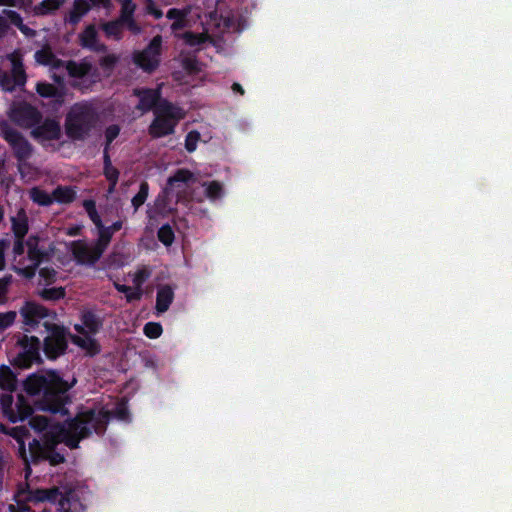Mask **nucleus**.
<instances>
[{
    "label": "nucleus",
    "mask_w": 512,
    "mask_h": 512,
    "mask_svg": "<svg viewBox=\"0 0 512 512\" xmlns=\"http://www.w3.org/2000/svg\"><path fill=\"white\" fill-rule=\"evenodd\" d=\"M26 242L24 238H15L13 245V253L15 256H21L25 251Z\"/></svg>",
    "instance_id": "nucleus-56"
},
{
    "label": "nucleus",
    "mask_w": 512,
    "mask_h": 512,
    "mask_svg": "<svg viewBox=\"0 0 512 512\" xmlns=\"http://www.w3.org/2000/svg\"><path fill=\"white\" fill-rule=\"evenodd\" d=\"M203 186L206 187L205 195L210 201H216L224 196L223 185L216 180L204 182Z\"/></svg>",
    "instance_id": "nucleus-33"
},
{
    "label": "nucleus",
    "mask_w": 512,
    "mask_h": 512,
    "mask_svg": "<svg viewBox=\"0 0 512 512\" xmlns=\"http://www.w3.org/2000/svg\"><path fill=\"white\" fill-rule=\"evenodd\" d=\"M103 174L107 181H118L120 172L112 165L111 158L107 151H103Z\"/></svg>",
    "instance_id": "nucleus-35"
},
{
    "label": "nucleus",
    "mask_w": 512,
    "mask_h": 512,
    "mask_svg": "<svg viewBox=\"0 0 512 512\" xmlns=\"http://www.w3.org/2000/svg\"><path fill=\"white\" fill-rule=\"evenodd\" d=\"M125 296L128 302H132L135 300H140L142 297V292L139 289L132 291L130 288V292H128Z\"/></svg>",
    "instance_id": "nucleus-61"
},
{
    "label": "nucleus",
    "mask_w": 512,
    "mask_h": 512,
    "mask_svg": "<svg viewBox=\"0 0 512 512\" xmlns=\"http://www.w3.org/2000/svg\"><path fill=\"white\" fill-rule=\"evenodd\" d=\"M55 441L46 442L42 445L38 440L34 439L29 444V453L31 462L38 464L42 460H47L50 465L56 466L65 461L63 454L59 453L55 449Z\"/></svg>",
    "instance_id": "nucleus-12"
},
{
    "label": "nucleus",
    "mask_w": 512,
    "mask_h": 512,
    "mask_svg": "<svg viewBox=\"0 0 512 512\" xmlns=\"http://www.w3.org/2000/svg\"><path fill=\"white\" fill-rule=\"evenodd\" d=\"M190 181H195L194 174L186 168H180L176 170V172L168 178L167 185L170 187H174L176 183L186 184Z\"/></svg>",
    "instance_id": "nucleus-34"
},
{
    "label": "nucleus",
    "mask_w": 512,
    "mask_h": 512,
    "mask_svg": "<svg viewBox=\"0 0 512 512\" xmlns=\"http://www.w3.org/2000/svg\"><path fill=\"white\" fill-rule=\"evenodd\" d=\"M98 120V113L92 104L75 103L66 114L65 133L73 141H84L91 135Z\"/></svg>",
    "instance_id": "nucleus-4"
},
{
    "label": "nucleus",
    "mask_w": 512,
    "mask_h": 512,
    "mask_svg": "<svg viewBox=\"0 0 512 512\" xmlns=\"http://www.w3.org/2000/svg\"><path fill=\"white\" fill-rule=\"evenodd\" d=\"M66 0H42L33 8L35 16H47L54 14L65 3Z\"/></svg>",
    "instance_id": "nucleus-25"
},
{
    "label": "nucleus",
    "mask_w": 512,
    "mask_h": 512,
    "mask_svg": "<svg viewBox=\"0 0 512 512\" xmlns=\"http://www.w3.org/2000/svg\"><path fill=\"white\" fill-rule=\"evenodd\" d=\"M90 4L86 0H74L71 10L65 17V22L72 26L77 25L90 11Z\"/></svg>",
    "instance_id": "nucleus-20"
},
{
    "label": "nucleus",
    "mask_w": 512,
    "mask_h": 512,
    "mask_svg": "<svg viewBox=\"0 0 512 512\" xmlns=\"http://www.w3.org/2000/svg\"><path fill=\"white\" fill-rule=\"evenodd\" d=\"M37 93L43 98H60L61 93L58 88L48 82H38L36 84Z\"/></svg>",
    "instance_id": "nucleus-36"
},
{
    "label": "nucleus",
    "mask_w": 512,
    "mask_h": 512,
    "mask_svg": "<svg viewBox=\"0 0 512 512\" xmlns=\"http://www.w3.org/2000/svg\"><path fill=\"white\" fill-rule=\"evenodd\" d=\"M174 300V291L169 285L161 286L157 290L155 309L158 314L166 312Z\"/></svg>",
    "instance_id": "nucleus-21"
},
{
    "label": "nucleus",
    "mask_w": 512,
    "mask_h": 512,
    "mask_svg": "<svg viewBox=\"0 0 512 512\" xmlns=\"http://www.w3.org/2000/svg\"><path fill=\"white\" fill-rule=\"evenodd\" d=\"M189 12V9L170 8L166 13V17L169 20L176 21L177 19L187 18Z\"/></svg>",
    "instance_id": "nucleus-50"
},
{
    "label": "nucleus",
    "mask_w": 512,
    "mask_h": 512,
    "mask_svg": "<svg viewBox=\"0 0 512 512\" xmlns=\"http://www.w3.org/2000/svg\"><path fill=\"white\" fill-rule=\"evenodd\" d=\"M98 40V33L94 24H89L86 28L79 34V44L83 48H94L95 43Z\"/></svg>",
    "instance_id": "nucleus-28"
},
{
    "label": "nucleus",
    "mask_w": 512,
    "mask_h": 512,
    "mask_svg": "<svg viewBox=\"0 0 512 512\" xmlns=\"http://www.w3.org/2000/svg\"><path fill=\"white\" fill-rule=\"evenodd\" d=\"M147 13L149 15H152L155 19H160L163 17V12L161 9H159L153 0H148L147 7H146Z\"/></svg>",
    "instance_id": "nucleus-55"
},
{
    "label": "nucleus",
    "mask_w": 512,
    "mask_h": 512,
    "mask_svg": "<svg viewBox=\"0 0 512 512\" xmlns=\"http://www.w3.org/2000/svg\"><path fill=\"white\" fill-rule=\"evenodd\" d=\"M33 412L27 417L29 419L30 427L36 432H45V435L49 434L52 428L51 419L43 415H32Z\"/></svg>",
    "instance_id": "nucleus-30"
},
{
    "label": "nucleus",
    "mask_w": 512,
    "mask_h": 512,
    "mask_svg": "<svg viewBox=\"0 0 512 512\" xmlns=\"http://www.w3.org/2000/svg\"><path fill=\"white\" fill-rule=\"evenodd\" d=\"M38 294L45 301H57L65 297L66 291L63 287H52L44 288Z\"/></svg>",
    "instance_id": "nucleus-37"
},
{
    "label": "nucleus",
    "mask_w": 512,
    "mask_h": 512,
    "mask_svg": "<svg viewBox=\"0 0 512 512\" xmlns=\"http://www.w3.org/2000/svg\"><path fill=\"white\" fill-rule=\"evenodd\" d=\"M183 118L181 108L168 100H162L154 110V119L148 127L152 139H159L174 134L178 122Z\"/></svg>",
    "instance_id": "nucleus-6"
},
{
    "label": "nucleus",
    "mask_w": 512,
    "mask_h": 512,
    "mask_svg": "<svg viewBox=\"0 0 512 512\" xmlns=\"http://www.w3.org/2000/svg\"><path fill=\"white\" fill-rule=\"evenodd\" d=\"M9 29L7 20L0 15V38L4 36Z\"/></svg>",
    "instance_id": "nucleus-64"
},
{
    "label": "nucleus",
    "mask_w": 512,
    "mask_h": 512,
    "mask_svg": "<svg viewBox=\"0 0 512 512\" xmlns=\"http://www.w3.org/2000/svg\"><path fill=\"white\" fill-rule=\"evenodd\" d=\"M82 324H75L74 329L80 335L96 334L102 327V320L93 311L86 310L81 314Z\"/></svg>",
    "instance_id": "nucleus-18"
},
{
    "label": "nucleus",
    "mask_w": 512,
    "mask_h": 512,
    "mask_svg": "<svg viewBox=\"0 0 512 512\" xmlns=\"http://www.w3.org/2000/svg\"><path fill=\"white\" fill-rule=\"evenodd\" d=\"M11 229L15 238H25L29 230L28 217L24 209L11 218Z\"/></svg>",
    "instance_id": "nucleus-22"
},
{
    "label": "nucleus",
    "mask_w": 512,
    "mask_h": 512,
    "mask_svg": "<svg viewBox=\"0 0 512 512\" xmlns=\"http://www.w3.org/2000/svg\"><path fill=\"white\" fill-rule=\"evenodd\" d=\"M30 134L34 140L43 143L45 141L59 140L62 136V131L58 120L47 117L32 127Z\"/></svg>",
    "instance_id": "nucleus-13"
},
{
    "label": "nucleus",
    "mask_w": 512,
    "mask_h": 512,
    "mask_svg": "<svg viewBox=\"0 0 512 512\" xmlns=\"http://www.w3.org/2000/svg\"><path fill=\"white\" fill-rule=\"evenodd\" d=\"M39 275L47 284H51L56 280V271L52 267H43L39 270Z\"/></svg>",
    "instance_id": "nucleus-51"
},
{
    "label": "nucleus",
    "mask_w": 512,
    "mask_h": 512,
    "mask_svg": "<svg viewBox=\"0 0 512 512\" xmlns=\"http://www.w3.org/2000/svg\"><path fill=\"white\" fill-rule=\"evenodd\" d=\"M96 228L98 230V238L94 246L97 249L96 257H101L109 246L113 233L107 228V226L103 225V222H101L100 227Z\"/></svg>",
    "instance_id": "nucleus-26"
},
{
    "label": "nucleus",
    "mask_w": 512,
    "mask_h": 512,
    "mask_svg": "<svg viewBox=\"0 0 512 512\" xmlns=\"http://www.w3.org/2000/svg\"><path fill=\"white\" fill-rule=\"evenodd\" d=\"M75 383V379L69 383L57 371L51 370L45 374H31L23 386L28 395L39 397L36 402L39 410L65 415L68 413L66 404L70 402L68 392Z\"/></svg>",
    "instance_id": "nucleus-2"
},
{
    "label": "nucleus",
    "mask_w": 512,
    "mask_h": 512,
    "mask_svg": "<svg viewBox=\"0 0 512 512\" xmlns=\"http://www.w3.org/2000/svg\"><path fill=\"white\" fill-rule=\"evenodd\" d=\"M7 115L11 122L23 129H32L43 118L41 111L26 101L12 102Z\"/></svg>",
    "instance_id": "nucleus-11"
},
{
    "label": "nucleus",
    "mask_w": 512,
    "mask_h": 512,
    "mask_svg": "<svg viewBox=\"0 0 512 512\" xmlns=\"http://www.w3.org/2000/svg\"><path fill=\"white\" fill-rule=\"evenodd\" d=\"M119 62V56L107 54L99 59L100 67L108 73H111Z\"/></svg>",
    "instance_id": "nucleus-43"
},
{
    "label": "nucleus",
    "mask_w": 512,
    "mask_h": 512,
    "mask_svg": "<svg viewBox=\"0 0 512 512\" xmlns=\"http://www.w3.org/2000/svg\"><path fill=\"white\" fill-rule=\"evenodd\" d=\"M17 346L19 347V352L12 362L14 366L27 369L33 364L43 363L40 354L41 342L38 337L23 334L18 337Z\"/></svg>",
    "instance_id": "nucleus-9"
},
{
    "label": "nucleus",
    "mask_w": 512,
    "mask_h": 512,
    "mask_svg": "<svg viewBox=\"0 0 512 512\" xmlns=\"http://www.w3.org/2000/svg\"><path fill=\"white\" fill-rule=\"evenodd\" d=\"M49 66L56 70L62 69V68L67 69V61L59 59L55 56V58L51 61Z\"/></svg>",
    "instance_id": "nucleus-60"
},
{
    "label": "nucleus",
    "mask_w": 512,
    "mask_h": 512,
    "mask_svg": "<svg viewBox=\"0 0 512 512\" xmlns=\"http://www.w3.org/2000/svg\"><path fill=\"white\" fill-rule=\"evenodd\" d=\"M30 199L37 205L48 207L54 203L52 194H49L40 187H33L29 190Z\"/></svg>",
    "instance_id": "nucleus-29"
},
{
    "label": "nucleus",
    "mask_w": 512,
    "mask_h": 512,
    "mask_svg": "<svg viewBox=\"0 0 512 512\" xmlns=\"http://www.w3.org/2000/svg\"><path fill=\"white\" fill-rule=\"evenodd\" d=\"M92 334H86L82 336H73L72 342L86 352V355L94 357L101 352V346L98 341L91 336Z\"/></svg>",
    "instance_id": "nucleus-19"
},
{
    "label": "nucleus",
    "mask_w": 512,
    "mask_h": 512,
    "mask_svg": "<svg viewBox=\"0 0 512 512\" xmlns=\"http://www.w3.org/2000/svg\"><path fill=\"white\" fill-rule=\"evenodd\" d=\"M93 69L90 62L82 61L76 62L74 60L67 61V73L72 78H84L89 75Z\"/></svg>",
    "instance_id": "nucleus-23"
},
{
    "label": "nucleus",
    "mask_w": 512,
    "mask_h": 512,
    "mask_svg": "<svg viewBox=\"0 0 512 512\" xmlns=\"http://www.w3.org/2000/svg\"><path fill=\"white\" fill-rule=\"evenodd\" d=\"M88 217L96 227H100L102 219L97 211L96 202L93 199H85L82 203Z\"/></svg>",
    "instance_id": "nucleus-39"
},
{
    "label": "nucleus",
    "mask_w": 512,
    "mask_h": 512,
    "mask_svg": "<svg viewBox=\"0 0 512 512\" xmlns=\"http://www.w3.org/2000/svg\"><path fill=\"white\" fill-rule=\"evenodd\" d=\"M122 27H126L133 34H139L141 32V27L134 17L122 21Z\"/></svg>",
    "instance_id": "nucleus-54"
},
{
    "label": "nucleus",
    "mask_w": 512,
    "mask_h": 512,
    "mask_svg": "<svg viewBox=\"0 0 512 512\" xmlns=\"http://www.w3.org/2000/svg\"><path fill=\"white\" fill-rule=\"evenodd\" d=\"M101 29L105 33L106 37L114 38L115 40H121L123 37L122 22L119 19L105 22L101 25Z\"/></svg>",
    "instance_id": "nucleus-32"
},
{
    "label": "nucleus",
    "mask_w": 512,
    "mask_h": 512,
    "mask_svg": "<svg viewBox=\"0 0 512 512\" xmlns=\"http://www.w3.org/2000/svg\"><path fill=\"white\" fill-rule=\"evenodd\" d=\"M15 311H8L6 313H0V331H3L10 327L16 319Z\"/></svg>",
    "instance_id": "nucleus-49"
},
{
    "label": "nucleus",
    "mask_w": 512,
    "mask_h": 512,
    "mask_svg": "<svg viewBox=\"0 0 512 512\" xmlns=\"http://www.w3.org/2000/svg\"><path fill=\"white\" fill-rule=\"evenodd\" d=\"M133 95L139 98L136 109L142 113L149 112L150 110L154 111L163 100L160 91L157 89L136 88L133 90Z\"/></svg>",
    "instance_id": "nucleus-17"
},
{
    "label": "nucleus",
    "mask_w": 512,
    "mask_h": 512,
    "mask_svg": "<svg viewBox=\"0 0 512 512\" xmlns=\"http://www.w3.org/2000/svg\"><path fill=\"white\" fill-rule=\"evenodd\" d=\"M8 59L12 66L11 75H4L3 85L6 87V90L11 91L14 86H24L27 81V75L20 52L15 51L11 53Z\"/></svg>",
    "instance_id": "nucleus-14"
},
{
    "label": "nucleus",
    "mask_w": 512,
    "mask_h": 512,
    "mask_svg": "<svg viewBox=\"0 0 512 512\" xmlns=\"http://www.w3.org/2000/svg\"><path fill=\"white\" fill-rule=\"evenodd\" d=\"M17 499L23 503H42L51 502L59 504L60 512H85V506L79 499L71 495V493L63 494L59 488L52 487L46 489H30L27 485L25 489L18 491Z\"/></svg>",
    "instance_id": "nucleus-5"
},
{
    "label": "nucleus",
    "mask_w": 512,
    "mask_h": 512,
    "mask_svg": "<svg viewBox=\"0 0 512 512\" xmlns=\"http://www.w3.org/2000/svg\"><path fill=\"white\" fill-rule=\"evenodd\" d=\"M18 29L21 31L22 34H24L27 37H34L36 35V31L34 29L28 27L24 23H22V25H20V27H18Z\"/></svg>",
    "instance_id": "nucleus-63"
},
{
    "label": "nucleus",
    "mask_w": 512,
    "mask_h": 512,
    "mask_svg": "<svg viewBox=\"0 0 512 512\" xmlns=\"http://www.w3.org/2000/svg\"><path fill=\"white\" fill-rule=\"evenodd\" d=\"M187 26H188L187 18H181V19H177L176 21H173L170 28H171L172 32L175 33V35H176L178 31L186 28Z\"/></svg>",
    "instance_id": "nucleus-58"
},
{
    "label": "nucleus",
    "mask_w": 512,
    "mask_h": 512,
    "mask_svg": "<svg viewBox=\"0 0 512 512\" xmlns=\"http://www.w3.org/2000/svg\"><path fill=\"white\" fill-rule=\"evenodd\" d=\"M17 388V377L9 366L0 367V409L8 421L16 423L24 421L32 413L33 408L22 394L14 401L12 393Z\"/></svg>",
    "instance_id": "nucleus-3"
},
{
    "label": "nucleus",
    "mask_w": 512,
    "mask_h": 512,
    "mask_svg": "<svg viewBox=\"0 0 512 512\" xmlns=\"http://www.w3.org/2000/svg\"><path fill=\"white\" fill-rule=\"evenodd\" d=\"M176 37L181 38L187 46L199 47L207 42L209 36L206 33H195L186 31L182 34H176Z\"/></svg>",
    "instance_id": "nucleus-31"
},
{
    "label": "nucleus",
    "mask_w": 512,
    "mask_h": 512,
    "mask_svg": "<svg viewBox=\"0 0 512 512\" xmlns=\"http://www.w3.org/2000/svg\"><path fill=\"white\" fill-rule=\"evenodd\" d=\"M26 246L28 249V259L36 266H40L45 256V253L38 246V237L33 235L29 236V238L26 241Z\"/></svg>",
    "instance_id": "nucleus-27"
},
{
    "label": "nucleus",
    "mask_w": 512,
    "mask_h": 512,
    "mask_svg": "<svg viewBox=\"0 0 512 512\" xmlns=\"http://www.w3.org/2000/svg\"><path fill=\"white\" fill-rule=\"evenodd\" d=\"M77 192L74 187L71 186H57L53 192L52 197L54 202L59 204H70L76 199Z\"/></svg>",
    "instance_id": "nucleus-24"
},
{
    "label": "nucleus",
    "mask_w": 512,
    "mask_h": 512,
    "mask_svg": "<svg viewBox=\"0 0 512 512\" xmlns=\"http://www.w3.org/2000/svg\"><path fill=\"white\" fill-rule=\"evenodd\" d=\"M158 240L165 246L169 247L175 240V234L169 224L162 225L157 232Z\"/></svg>",
    "instance_id": "nucleus-40"
},
{
    "label": "nucleus",
    "mask_w": 512,
    "mask_h": 512,
    "mask_svg": "<svg viewBox=\"0 0 512 512\" xmlns=\"http://www.w3.org/2000/svg\"><path fill=\"white\" fill-rule=\"evenodd\" d=\"M0 137L3 138L13 150V154L19 162V167L32 155V145L7 120L0 118Z\"/></svg>",
    "instance_id": "nucleus-8"
},
{
    "label": "nucleus",
    "mask_w": 512,
    "mask_h": 512,
    "mask_svg": "<svg viewBox=\"0 0 512 512\" xmlns=\"http://www.w3.org/2000/svg\"><path fill=\"white\" fill-rule=\"evenodd\" d=\"M148 194L149 184L147 181H142L140 183L139 191L131 200V204L134 208V211H137L146 202Z\"/></svg>",
    "instance_id": "nucleus-38"
},
{
    "label": "nucleus",
    "mask_w": 512,
    "mask_h": 512,
    "mask_svg": "<svg viewBox=\"0 0 512 512\" xmlns=\"http://www.w3.org/2000/svg\"><path fill=\"white\" fill-rule=\"evenodd\" d=\"M120 133V127L117 124L109 125L105 129V146L103 151H107L109 153L110 146L112 142L118 137Z\"/></svg>",
    "instance_id": "nucleus-44"
},
{
    "label": "nucleus",
    "mask_w": 512,
    "mask_h": 512,
    "mask_svg": "<svg viewBox=\"0 0 512 512\" xmlns=\"http://www.w3.org/2000/svg\"><path fill=\"white\" fill-rule=\"evenodd\" d=\"M143 332L146 337L150 339H156L161 336L163 328L158 322H148L145 324Z\"/></svg>",
    "instance_id": "nucleus-45"
},
{
    "label": "nucleus",
    "mask_w": 512,
    "mask_h": 512,
    "mask_svg": "<svg viewBox=\"0 0 512 512\" xmlns=\"http://www.w3.org/2000/svg\"><path fill=\"white\" fill-rule=\"evenodd\" d=\"M48 335L43 340V352L47 359L56 360L66 353L68 348V329L62 325L44 322Z\"/></svg>",
    "instance_id": "nucleus-7"
},
{
    "label": "nucleus",
    "mask_w": 512,
    "mask_h": 512,
    "mask_svg": "<svg viewBox=\"0 0 512 512\" xmlns=\"http://www.w3.org/2000/svg\"><path fill=\"white\" fill-rule=\"evenodd\" d=\"M95 7H102L108 9L111 7V0H88Z\"/></svg>",
    "instance_id": "nucleus-62"
},
{
    "label": "nucleus",
    "mask_w": 512,
    "mask_h": 512,
    "mask_svg": "<svg viewBox=\"0 0 512 512\" xmlns=\"http://www.w3.org/2000/svg\"><path fill=\"white\" fill-rule=\"evenodd\" d=\"M19 312L23 317V323L30 327H35L41 320L48 318L51 314L52 318L56 316L54 312H50L49 309L34 301H26Z\"/></svg>",
    "instance_id": "nucleus-15"
},
{
    "label": "nucleus",
    "mask_w": 512,
    "mask_h": 512,
    "mask_svg": "<svg viewBox=\"0 0 512 512\" xmlns=\"http://www.w3.org/2000/svg\"><path fill=\"white\" fill-rule=\"evenodd\" d=\"M12 282V275H6L0 279V301H3Z\"/></svg>",
    "instance_id": "nucleus-52"
},
{
    "label": "nucleus",
    "mask_w": 512,
    "mask_h": 512,
    "mask_svg": "<svg viewBox=\"0 0 512 512\" xmlns=\"http://www.w3.org/2000/svg\"><path fill=\"white\" fill-rule=\"evenodd\" d=\"M4 13L6 14L7 18L9 19L10 23L17 28L20 27L23 23V19L21 15L14 11V10H5Z\"/></svg>",
    "instance_id": "nucleus-53"
},
{
    "label": "nucleus",
    "mask_w": 512,
    "mask_h": 512,
    "mask_svg": "<svg viewBox=\"0 0 512 512\" xmlns=\"http://www.w3.org/2000/svg\"><path fill=\"white\" fill-rule=\"evenodd\" d=\"M38 267L39 266H36L34 263H32L31 265H28V266L20 269L19 272L25 278L32 279L35 276Z\"/></svg>",
    "instance_id": "nucleus-57"
},
{
    "label": "nucleus",
    "mask_w": 512,
    "mask_h": 512,
    "mask_svg": "<svg viewBox=\"0 0 512 512\" xmlns=\"http://www.w3.org/2000/svg\"><path fill=\"white\" fill-rule=\"evenodd\" d=\"M11 512H34L26 503L17 499V506L10 505Z\"/></svg>",
    "instance_id": "nucleus-59"
},
{
    "label": "nucleus",
    "mask_w": 512,
    "mask_h": 512,
    "mask_svg": "<svg viewBox=\"0 0 512 512\" xmlns=\"http://www.w3.org/2000/svg\"><path fill=\"white\" fill-rule=\"evenodd\" d=\"M173 209L168 206V200L166 196H158L155 201V212L163 217L168 216L172 213Z\"/></svg>",
    "instance_id": "nucleus-46"
},
{
    "label": "nucleus",
    "mask_w": 512,
    "mask_h": 512,
    "mask_svg": "<svg viewBox=\"0 0 512 512\" xmlns=\"http://www.w3.org/2000/svg\"><path fill=\"white\" fill-rule=\"evenodd\" d=\"M200 139V133L196 130H192L188 132V134L185 137V149L192 153L197 148V143Z\"/></svg>",
    "instance_id": "nucleus-47"
},
{
    "label": "nucleus",
    "mask_w": 512,
    "mask_h": 512,
    "mask_svg": "<svg viewBox=\"0 0 512 512\" xmlns=\"http://www.w3.org/2000/svg\"><path fill=\"white\" fill-rule=\"evenodd\" d=\"M97 249L90 247L85 240H75L71 243V253L79 265L94 266L101 257H96Z\"/></svg>",
    "instance_id": "nucleus-16"
},
{
    "label": "nucleus",
    "mask_w": 512,
    "mask_h": 512,
    "mask_svg": "<svg viewBox=\"0 0 512 512\" xmlns=\"http://www.w3.org/2000/svg\"><path fill=\"white\" fill-rule=\"evenodd\" d=\"M181 65H182L183 69L186 70L190 74L199 72L198 61H197L196 57H191V56L184 57L181 61Z\"/></svg>",
    "instance_id": "nucleus-48"
},
{
    "label": "nucleus",
    "mask_w": 512,
    "mask_h": 512,
    "mask_svg": "<svg viewBox=\"0 0 512 512\" xmlns=\"http://www.w3.org/2000/svg\"><path fill=\"white\" fill-rule=\"evenodd\" d=\"M112 418L120 421H130V413L123 403L118 404L110 411L104 407L87 408L79 411L75 417L65 421L63 425H57L62 442L70 449L79 447L81 440L90 437L93 433L103 436Z\"/></svg>",
    "instance_id": "nucleus-1"
},
{
    "label": "nucleus",
    "mask_w": 512,
    "mask_h": 512,
    "mask_svg": "<svg viewBox=\"0 0 512 512\" xmlns=\"http://www.w3.org/2000/svg\"><path fill=\"white\" fill-rule=\"evenodd\" d=\"M120 15L117 19L121 22L134 17L136 4L132 0H121Z\"/></svg>",
    "instance_id": "nucleus-41"
},
{
    "label": "nucleus",
    "mask_w": 512,
    "mask_h": 512,
    "mask_svg": "<svg viewBox=\"0 0 512 512\" xmlns=\"http://www.w3.org/2000/svg\"><path fill=\"white\" fill-rule=\"evenodd\" d=\"M162 42L161 35L154 36L143 50L133 53V63L146 73L156 71L161 62Z\"/></svg>",
    "instance_id": "nucleus-10"
},
{
    "label": "nucleus",
    "mask_w": 512,
    "mask_h": 512,
    "mask_svg": "<svg viewBox=\"0 0 512 512\" xmlns=\"http://www.w3.org/2000/svg\"><path fill=\"white\" fill-rule=\"evenodd\" d=\"M34 58L38 64L49 66L51 61L55 58V54L49 47H44L35 52Z\"/></svg>",
    "instance_id": "nucleus-42"
}]
</instances>
